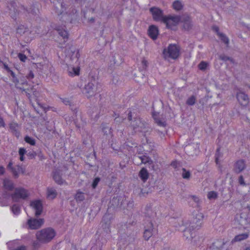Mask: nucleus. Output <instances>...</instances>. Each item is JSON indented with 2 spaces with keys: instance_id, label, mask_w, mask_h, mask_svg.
I'll list each match as a JSON object with an SVG mask.
<instances>
[{
  "instance_id": "13d9d810",
  "label": "nucleus",
  "mask_w": 250,
  "mask_h": 250,
  "mask_svg": "<svg viewBox=\"0 0 250 250\" xmlns=\"http://www.w3.org/2000/svg\"><path fill=\"white\" fill-rule=\"evenodd\" d=\"M12 81L16 85L19 83V80L16 77V75L15 76V77H12Z\"/></svg>"
},
{
  "instance_id": "c03bdc74",
  "label": "nucleus",
  "mask_w": 250,
  "mask_h": 250,
  "mask_svg": "<svg viewBox=\"0 0 250 250\" xmlns=\"http://www.w3.org/2000/svg\"><path fill=\"white\" fill-rule=\"evenodd\" d=\"M11 7L9 8L10 11H13L15 14L19 13V10L15 8V6L16 5L15 2H12L10 4Z\"/></svg>"
},
{
  "instance_id": "a18cd8bd",
  "label": "nucleus",
  "mask_w": 250,
  "mask_h": 250,
  "mask_svg": "<svg viewBox=\"0 0 250 250\" xmlns=\"http://www.w3.org/2000/svg\"><path fill=\"white\" fill-rule=\"evenodd\" d=\"M192 200L195 202L197 204V206H199V204L200 203V199L198 197H196V196L192 195L190 196Z\"/></svg>"
},
{
  "instance_id": "69168bd1",
  "label": "nucleus",
  "mask_w": 250,
  "mask_h": 250,
  "mask_svg": "<svg viewBox=\"0 0 250 250\" xmlns=\"http://www.w3.org/2000/svg\"><path fill=\"white\" fill-rule=\"evenodd\" d=\"M15 250H26V247L23 246H21L20 247H18Z\"/></svg>"
},
{
  "instance_id": "3c124183",
  "label": "nucleus",
  "mask_w": 250,
  "mask_h": 250,
  "mask_svg": "<svg viewBox=\"0 0 250 250\" xmlns=\"http://www.w3.org/2000/svg\"><path fill=\"white\" fill-rule=\"evenodd\" d=\"M142 64L143 65V68L144 69H146L147 67L148 62L147 61H146V60L144 59L143 60H142Z\"/></svg>"
},
{
  "instance_id": "cd10ccee",
  "label": "nucleus",
  "mask_w": 250,
  "mask_h": 250,
  "mask_svg": "<svg viewBox=\"0 0 250 250\" xmlns=\"http://www.w3.org/2000/svg\"><path fill=\"white\" fill-rule=\"evenodd\" d=\"M68 72L69 76H78L80 73L79 67H69L68 68Z\"/></svg>"
},
{
  "instance_id": "f3484780",
  "label": "nucleus",
  "mask_w": 250,
  "mask_h": 250,
  "mask_svg": "<svg viewBox=\"0 0 250 250\" xmlns=\"http://www.w3.org/2000/svg\"><path fill=\"white\" fill-rule=\"evenodd\" d=\"M236 98L240 104L246 106L249 102V99L247 94L242 91L237 92Z\"/></svg>"
},
{
  "instance_id": "c9c22d12",
  "label": "nucleus",
  "mask_w": 250,
  "mask_h": 250,
  "mask_svg": "<svg viewBox=\"0 0 250 250\" xmlns=\"http://www.w3.org/2000/svg\"><path fill=\"white\" fill-rule=\"evenodd\" d=\"M24 141L32 146H34L36 143L35 139L28 136L25 137Z\"/></svg>"
},
{
  "instance_id": "7c9ffc66",
  "label": "nucleus",
  "mask_w": 250,
  "mask_h": 250,
  "mask_svg": "<svg viewBox=\"0 0 250 250\" xmlns=\"http://www.w3.org/2000/svg\"><path fill=\"white\" fill-rule=\"evenodd\" d=\"M218 36H219L221 40L224 42L227 45H228L229 44V38L222 33H218Z\"/></svg>"
},
{
  "instance_id": "c85d7f7f",
  "label": "nucleus",
  "mask_w": 250,
  "mask_h": 250,
  "mask_svg": "<svg viewBox=\"0 0 250 250\" xmlns=\"http://www.w3.org/2000/svg\"><path fill=\"white\" fill-rule=\"evenodd\" d=\"M139 158L141 159V162L143 164H148L149 165H151L153 164V161L147 156L146 155H142L139 157Z\"/></svg>"
},
{
  "instance_id": "dca6fc26",
  "label": "nucleus",
  "mask_w": 250,
  "mask_h": 250,
  "mask_svg": "<svg viewBox=\"0 0 250 250\" xmlns=\"http://www.w3.org/2000/svg\"><path fill=\"white\" fill-rule=\"evenodd\" d=\"M53 3L54 4L56 13L58 15L62 14L65 10V5L63 4L62 0H53Z\"/></svg>"
},
{
  "instance_id": "f704fd0d",
  "label": "nucleus",
  "mask_w": 250,
  "mask_h": 250,
  "mask_svg": "<svg viewBox=\"0 0 250 250\" xmlns=\"http://www.w3.org/2000/svg\"><path fill=\"white\" fill-rule=\"evenodd\" d=\"M218 197V194L216 192L214 191H211L208 193V198L211 200V199H215Z\"/></svg>"
},
{
  "instance_id": "58836bf2",
  "label": "nucleus",
  "mask_w": 250,
  "mask_h": 250,
  "mask_svg": "<svg viewBox=\"0 0 250 250\" xmlns=\"http://www.w3.org/2000/svg\"><path fill=\"white\" fill-rule=\"evenodd\" d=\"M219 59L221 60H223L224 61H229L230 62H231L232 63H233L234 62V61L231 58H230L228 56H227L225 55H221L219 56Z\"/></svg>"
},
{
  "instance_id": "f03ea898",
  "label": "nucleus",
  "mask_w": 250,
  "mask_h": 250,
  "mask_svg": "<svg viewBox=\"0 0 250 250\" xmlns=\"http://www.w3.org/2000/svg\"><path fill=\"white\" fill-rule=\"evenodd\" d=\"M56 235V232L51 228H47L37 232V239L42 243H47L50 242Z\"/></svg>"
},
{
  "instance_id": "864d4df0",
  "label": "nucleus",
  "mask_w": 250,
  "mask_h": 250,
  "mask_svg": "<svg viewBox=\"0 0 250 250\" xmlns=\"http://www.w3.org/2000/svg\"><path fill=\"white\" fill-rule=\"evenodd\" d=\"M28 79H32L34 77V75L32 71H30L29 74L26 76Z\"/></svg>"
},
{
  "instance_id": "6e6d98bb",
  "label": "nucleus",
  "mask_w": 250,
  "mask_h": 250,
  "mask_svg": "<svg viewBox=\"0 0 250 250\" xmlns=\"http://www.w3.org/2000/svg\"><path fill=\"white\" fill-rule=\"evenodd\" d=\"M27 155L30 157V158L32 159L35 158V157L36 156V153L35 152H29L27 154Z\"/></svg>"
},
{
  "instance_id": "e433bc0d",
  "label": "nucleus",
  "mask_w": 250,
  "mask_h": 250,
  "mask_svg": "<svg viewBox=\"0 0 250 250\" xmlns=\"http://www.w3.org/2000/svg\"><path fill=\"white\" fill-rule=\"evenodd\" d=\"M58 32L59 34L62 36L64 39L68 38V33L65 30L58 29Z\"/></svg>"
},
{
  "instance_id": "393cba45",
  "label": "nucleus",
  "mask_w": 250,
  "mask_h": 250,
  "mask_svg": "<svg viewBox=\"0 0 250 250\" xmlns=\"http://www.w3.org/2000/svg\"><path fill=\"white\" fill-rule=\"evenodd\" d=\"M184 5L183 2L180 0H176L172 3V8L177 11L182 10Z\"/></svg>"
},
{
  "instance_id": "a878e982",
  "label": "nucleus",
  "mask_w": 250,
  "mask_h": 250,
  "mask_svg": "<svg viewBox=\"0 0 250 250\" xmlns=\"http://www.w3.org/2000/svg\"><path fill=\"white\" fill-rule=\"evenodd\" d=\"M139 176L142 180L145 182L148 178L149 174L147 170L145 168H143L140 171Z\"/></svg>"
},
{
  "instance_id": "4c0bfd02",
  "label": "nucleus",
  "mask_w": 250,
  "mask_h": 250,
  "mask_svg": "<svg viewBox=\"0 0 250 250\" xmlns=\"http://www.w3.org/2000/svg\"><path fill=\"white\" fill-rule=\"evenodd\" d=\"M11 209L13 213L15 215H18L20 212V208L17 205H14L11 207Z\"/></svg>"
},
{
  "instance_id": "9d476101",
  "label": "nucleus",
  "mask_w": 250,
  "mask_h": 250,
  "mask_svg": "<svg viewBox=\"0 0 250 250\" xmlns=\"http://www.w3.org/2000/svg\"><path fill=\"white\" fill-rule=\"evenodd\" d=\"M130 125L135 131L144 132L146 128L145 123L142 122L139 118H134L130 123Z\"/></svg>"
},
{
  "instance_id": "338daca9",
  "label": "nucleus",
  "mask_w": 250,
  "mask_h": 250,
  "mask_svg": "<svg viewBox=\"0 0 250 250\" xmlns=\"http://www.w3.org/2000/svg\"><path fill=\"white\" fill-rule=\"evenodd\" d=\"M177 162L176 161L172 162L171 164V165L173 166L174 167H176L177 166Z\"/></svg>"
},
{
  "instance_id": "bf43d9fd",
  "label": "nucleus",
  "mask_w": 250,
  "mask_h": 250,
  "mask_svg": "<svg viewBox=\"0 0 250 250\" xmlns=\"http://www.w3.org/2000/svg\"><path fill=\"white\" fill-rule=\"evenodd\" d=\"M2 65H3L4 69H5L7 72L10 71V69L9 68V67L8 66V65L6 63L3 62L2 63Z\"/></svg>"
},
{
  "instance_id": "72a5a7b5",
  "label": "nucleus",
  "mask_w": 250,
  "mask_h": 250,
  "mask_svg": "<svg viewBox=\"0 0 250 250\" xmlns=\"http://www.w3.org/2000/svg\"><path fill=\"white\" fill-rule=\"evenodd\" d=\"M195 101L196 98L194 96L192 95L187 99L186 104L188 105H193L195 104Z\"/></svg>"
},
{
  "instance_id": "6e6552de",
  "label": "nucleus",
  "mask_w": 250,
  "mask_h": 250,
  "mask_svg": "<svg viewBox=\"0 0 250 250\" xmlns=\"http://www.w3.org/2000/svg\"><path fill=\"white\" fill-rule=\"evenodd\" d=\"M149 11L154 21L164 23L166 16L164 15L162 10L156 7H152L149 9Z\"/></svg>"
},
{
  "instance_id": "e2e57ef3",
  "label": "nucleus",
  "mask_w": 250,
  "mask_h": 250,
  "mask_svg": "<svg viewBox=\"0 0 250 250\" xmlns=\"http://www.w3.org/2000/svg\"><path fill=\"white\" fill-rule=\"evenodd\" d=\"M4 168L2 166H0V175L3 174L4 173Z\"/></svg>"
},
{
  "instance_id": "2f4dec72",
  "label": "nucleus",
  "mask_w": 250,
  "mask_h": 250,
  "mask_svg": "<svg viewBox=\"0 0 250 250\" xmlns=\"http://www.w3.org/2000/svg\"><path fill=\"white\" fill-rule=\"evenodd\" d=\"M208 66L207 62L202 61L198 65V68L202 71H205Z\"/></svg>"
},
{
  "instance_id": "5fc2aeb1",
  "label": "nucleus",
  "mask_w": 250,
  "mask_h": 250,
  "mask_svg": "<svg viewBox=\"0 0 250 250\" xmlns=\"http://www.w3.org/2000/svg\"><path fill=\"white\" fill-rule=\"evenodd\" d=\"M26 151L25 149L24 148H20L19 149V154L20 155H24V154L26 153Z\"/></svg>"
},
{
  "instance_id": "603ef678",
  "label": "nucleus",
  "mask_w": 250,
  "mask_h": 250,
  "mask_svg": "<svg viewBox=\"0 0 250 250\" xmlns=\"http://www.w3.org/2000/svg\"><path fill=\"white\" fill-rule=\"evenodd\" d=\"M219 150H220V148H218L217 149V151H216V153L215 162L217 164H218V163L219 158L220 157L219 152Z\"/></svg>"
},
{
  "instance_id": "4d7b16f0",
  "label": "nucleus",
  "mask_w": 250,
  "mask_h": 250,
  "mask_svg": "<svg viewBox=\"0 0 250 250\" xmlns=\"http://www.w3.org/2000/svg\"><path fill=\"white\" fill-rule=\"evenodd\" d=\"M5 124L4 123L3 119L0 116V127H5Z\"/></svg>"
},
{
  "instance_id": "423d86ee",
  "label": "nucleus",
  "mask_w": 250,
  "mask_h": 250,
  "mask_svg": "<svg viewBox=\"0 0 250 250\" xmlns=\"http://www.w3.org/2000/svg\"><path fill=\"white\" fill-rule=\"evenodd\" d=\"M97 85L98 83L95 80L88 82L84 86L83 90V93L87 98H90L94 96L97 91Z\"/></svg>"
},
{
  "instance_id": "473e14b6",
  "label": "nucleus",
  "mask_w": 250,
  "mask_h": 250,
  "mask_svg": "<svg viewBox=\"0 0 250 250\" xmlns=\"http://www.w3.org/2000/svg\"><path fill=\"white\" fill-rule=\"evenodd\" d=\"M182 176L184 179H189L190 177V172L187 170L185 168H182Z\"/></svg>"
},
{
  "instance_id": "aec40b11",
  "label": "nucleus",
  "mask_w": 250,
  "mask_h": 250,
  "mask_svg": "<svg viewBox=\"0 0 250 250\" xmlns=\"http://www.w3.org/2000/svg\"><path fill=\"white\" fill-rule=\"evenodd\" d=\"M246 167L245 161L241 159L238 160L234 165V170L237 173H239L244 170Z\"/></svg>"
},
{
  "instance_id": "774afa93",
  "label": "nucleus",
  "mask_w": 250,
  "mask_h": 250,
  "mask_svg": "<svg viewBox=\"0 0 250 250\" xmlns=\"http://www.w3.org/2000/svg\"><path fill=\"white\" fill-rule=\"evenodd\" d=\"M8 72L10 73V74L12 77H15V74L11 70H10V71H8Z\"/></svg>"
},
{
  "instance_id": "09e8293b",
  "label": "nucleus",
  "mask_w": 250,
  "mask_h": 250,
  "mask_svg": "<svg viewBox=\"0 0 250 250\" xmlns=\"http://www.w3.org/2000/svg\"><path fill=\"white\" fill-rule=\"evenodd\" d=\"M238 181H239V183L240 185H243V186H246V183H245L243 176L242 175H241V176H239Z\"/></svg>"
},
{
  "instance_id": "5701e85b",
  "label": "nucleus",
  "mask_w": 250,
  "mask_h": 250,
  "mask_svg": "<svg viewBox=\"0 0 250 250\" xmlns=\"http://www.w3.org/2000/svg\"><path fill=\"white\" fill-rule=\"evenodd\" d=\"M3 185L4 189L9 191H12L14 188L13 182L8 179L3 180Z\"/></svg>"
},
{
  "instance_id": "2eb2a0df",
  "label": "nucleus",
  "mask_w": 250,
  "mask_h": 250,
  "mask_svg": "<svg viewBox=\"0 0 250 250\" xmlns=\"http://www.w3.org/2000/svg\"><path fill=\"white\" fill-rule=\"evenodd\" d=\"M181 22L183 23V27L185 30L188 31L192 29L193 24L190 17L188 15L182 16Z\"/></svg>"
},
{
  "instance_id": "49530a36",
  "label": "nucleus",
  "mask_w": 250,
  "mask_h": 250,
  "mask_svg": "<svg viewBox=\"0 0 250 250\" xmlns=\"http://www.w3.org/2000/svg\"><path fill=\"white\" fill-rule=\"evenodd\" d=\"M18 57L20 59V60L23 62H24L27 59L26 56L24 54L21 53L19 54Z\"/></svg>"
},
{
  "instance_id": "9b49d317",
  "label": "nucleus",
  "mask_w": 250,
  "mask_h": 250,
  "mask_svg": "<svg viewBox=\"0 0 250 250\" xmlns=\"http://www.w3.org/2000/svg\"><path fill=\"white\" fill-rule=\"evenodd\" d=\"M7 168L10 170V172L12 173L13 177L15 178H17L19 176V174L21 173H24L25 169L22 168L20 165H17L13 166V163L12 162H10L7 166Z\"/></svg>"
},
{
  "instance_id": "f257e3e1",
  "label": "nucleus",
  "mask_w": 250,
  "mask_h": 250,
  "mask_svg": "<svg viewBox=\"0 0 250 250\" xmlns=\"http://www.w3.org/2000/svg\"><path fill=\"white\" fill-rule=\"evenodd\" d=\"M203 214L201 212H197L194 215L191 221L186 223L187 228L184 231V235L187 239L190 240L192 242V239L194 237V233H191L190 230L198 229L201 227L203 219Z\"/></svg>"
},
{
  "instance_id": "ea45409f",
  "label": "nucleus",
  "mask_w": 250,
  "mask_h": 250,
  "mask_svg": "<svg viewBox=\"0 0 250 250\" xmlns=\"http://www.w3.org/2000/svg\"><path fill=\"white\" fill-rule=\"evenodd\" d=\"M154 120L155 121V123L159 125L162 126H165L166 125V122L165 121H162L160 119L154 118Z\"/></svg>"
},
{
  "instance_id": "a19ab883",
  "label": "nucleus",
  "mask_w": 250,
  "mask_h": 250,
  "mask_svg": "<svg viewBox=\"0 0 250 250\" xmlns=\"http://www.w3.org/2000/svg\"><path fill=\"white\" fill-rule=\"evenodd\" d=\"M100 181V178L99 177H96L94 179L92 184V187L93 188H96Z\"/></svg>"
},
{
  "instance_id": "4be33fe9",
  "label": "nucleus",
  "mask_w": 250,
  "mask_h": 250,
  "mask_svg": "<svg viewBox=\"0 0 250 250\" xmlns=\"http://www.w3.org/2000/svg\"><path fill=\"white\" fill-rule=\"evenodd\" d=\"M10 131L17 137H19L20 134L19 127L18 124L15 122H12L9 124Z\"/></svg>"
},
{
  "instance_id": "39448f33",
  "label": "nucleus",
  "mask_w": 250,
  "mask_h": 250,
  "mask_svg": "<svg viewBox=\"0 0 250 250\" xmlns=\"http://www.w3.org/2000/svg\"><path fill=\"white\" fill-rule=\"evenodd\" d=\"M180 54V48L176 44H169L167 49L163 50V55L165 59H177Z\"/></svg>"
},
{
  "instance_id": "8fccbe9b",
  "label": "nucleus",
  "mask_w": 250,
  "mask_h": 250,
  "mask_svg": "<svg viewBox=\"0 0 250 250\" xmlns=\"http://www.w3.org/2000/svg\"><path fill=\"white\" fill-rule=\"evenodd\" d=\"M62 18H63V21H66V20H69L70 17L69 16L67 15L66 13H62Z\"/></svg>"
},
{
  "instance_id": "0eeeda50",
  "label": "nucleus",
  "mask_w": 250,
  "mask_h": 250,
  "mask_svg": "<svg viewBox=\"0 0 250 250\" xmlns=\"http://www.w3.org/2000/svg\"><path fill=\"white\" fill-rule=\"evenodd\" d=\"M29 195L27 190L22 188H18L15 189L14 192L11 194L13 201L18 202L20 199L25 200Z\"/></svg>"
},
{
  "instance_id": "37998d69",
  "label": "nucleus",
  "mask_w": 250,
  "mask_h": 250,
  "mask_svg": "<svg viewBox=\"0 0 250 250\" xmlns=\"http://www.w3.org/2000/svg\"><path fill=\"white\" fill-rule=\"evenodd\" d=\"M70 51L73 53H74L76 52V58L78 59L80 57V54L79 51L77 50L75 47L72 46L70 48Z\"/></svg>"
},
{
  "instance_id": "c756f323",
  "label": "nucleus",
  "mask_w": 250,
  "mask_h": 250,
  "mask_svg": "<svg viewBox=\"0 0 250 250\" xmlns=\"http://www.w3.org/2000/svg\"><path fill=\"white\" fill-rule=\"evenodd\" d=\"M75 199L77 202H82L85 199L84 193L81 191H77L75 195Z\"/></svg>"
},
{
  "instance_id": "de8ad7c7",
  "label": "nucleus",
  "mask_w": 250,
  "mask_h": 250,
  "mask_svg": "<svg viewBox=\"0 0 250 250\" xmlns=\"http://www.w3.org/2000/svg\"><path fill=\"white\" fill-rule=\"evenodd\" d=\"M125 118L123 117H120L119 116H118L116 117L114 119V121L116 123L120 124L123 122Z\"/></svg>"
},
{
  "instance_id": "79ce46f5",
  "label": "nucleus",
  "mask_w": 250,
  "mask_h": 250,
  "mask_svg": "<svg viewBox=\"0 0 250 250\" xmlns=\"http://www.w3.org/2000/svg\"><path fill=\"white\" fill-rule=\"evenodd\" d=\"M60 99L61 102L62 103H63L64 104L71 105V102H70V101L68 98H60Z\"/></svg>"
},
{
  "instance_id": "a211bd4d",
  "label": "nucleus",
  "mask_w": 250,
  "mask_h": 250,
  "mask_svg": "<svg viewBox=\"0 0 250 250\" xmlns=\"http://www.w3.org/2000/svg\"><path fill=\"white\" fill-rule=\"evenodd\" d=\"M111 219L112 216L109 214H105L103 218L102 227L107 232L110 231L109 228Z\"/></svg>"
},
{
  "instance_id": "6ab92c4d",
  "label": "nucleus",
  "mask_w": 250,
  "mask_h": 250,
  "mask_svg": "<svg viewBox=\"0 0 250 250\" xmlns=\"http://www.w3.org/2000/svg\"><path fill=\"white\" fill-rule=\"evenodd\" d=\"M147 32L148 36L152 40H155L157 39L159 34V30L156 26L154 25L149 26Z\"/></svg>"
},
{
  "instance_id": "7ed1b4c3",
  "label": "nucleus",
  "mask_w": 250,
  "mask_h": 250,
  "mask_svg": "<svg viewBox=\"0 0 250 250\" xmlns=\"http://www.w3.org/2000/svg\"><path fill=\"white\" fill-rule=\"evenodd\" d=\"M234 223L236 225H240L243 227L250 224V207H248L247 210L243 211L240 214L236 215Z\"/></svg>"
},
{
  "instance_id": "052dcab7",
  "label": "nucleus",
  "mask_w": 250,
  "mask_h": 250,
  "mask_svg": "<svg viewBox=\"0 0 250 250\" xmlns=\"http://www.w3.org/2000/svg\"><path fill=\"white\" fill-rule=\"evenodd\" d=\"M103 131L104 132L105 134H107V131L106 130H108V133H111V130H110V128H106V127H104L103 128Z\"/></svg>"
},
{
  "instance_id": "20e7f679",
  "label": "nucleus",
  "mask_w": 250,
  "mask_h": 250,
  "mask_svg": "<svg viewBox=\"0 0 250 250\" xmlns=\"http://www.w3.org/2000/svg\"><path fill=\"white\" fill-rule=\"evenodd\" d=\"M36 31L29 29L23 25H21L17 28V34L20 36H22L26 42H30L35 37Z\"/></svg>"
},
{
  "instance_id": "1a4fd4ad",
  "label": "nucleus",
  "mask_w": 250,
  "mask_h": 250,
  "mask_svg": "<svg viewBox=\"0 0 250 250\" xmlns=\"http://www.w3.org/2000/svg\"><path fill=\"white\" fill-rule=\"evenodd\" d=\"M181 17L179 16H166L164 23L166 24L167 28H171L173 26H175L181 21Z\"/></svg>"
},
{
  "instance_id": "ddd939ff",
  "label": "nucleus",
  "mask_w": 250,
  "mask_h": 250,
  "mask_svg": "<svg viewBox=\"0 0 250 250\" xmlns=\"http://www.w3.org/2000/svg\"><path fill=\"white\" fill-rule=\"evenodd\" d=\"M144 237L145 240H148L153 234V226L151 221L147 220L145 224Z\"/></svg>"
},
{
  "instance_id": "412c9836",
  "label": "nucleus",
  "mask_w": 250,
  "mask_h": 250,
  "mask_svg": "<svg viewBox=\"0 0 250 250\" xmlns=\"http://www.w3.org/2000/svg\"><path fill=\"white\" fill-rule=\"evenodd\" d=\"M53 178L55 182L58 185H62L65 183V181L62 178V174L60 171L55 170L53 172Z\"/></svg>"
},
{
  "instance_id": "b1692460",
  "label": "nucleus",
  "mask_w": 250,
  "mask_h": 250,
  "mask_svg": "<svg viewBox=\"0 0 250 250\" xmlns=\"http://www.w3.org/2000/svg\"><path fill=\"white\" fill-rule=\"evenodd\" d=\"M57 192L53 188H47V197L49 199H53L56 197Z\"/></svg>"
},
{
  "instance_id": "4468645a",
  "label": "nucleus",
  "mask_w": 250,
  "mask_h": 250,
  "mask_svg": "<svg viewBox=\"0 0 250 250\" xmlns=\"http://www.w3.org/2000/svg\"><path fill=\"white\" fill-rule=\"evenodd\" d=\"M30 206L34 210L36 216L38 217L42 214L43 207L42 203L40 200L31 201L30 203Z\"/></svg>"
},
{
  "instance_id": "bb28decb",
  "label": "nucleus",
  "mask_w": 250,
  "mask_h": 250,
  "mask_svg": "<svg viewBox=\"0 0 250 250\" xmlns=\"http://www.w3.org/2000/svg\"><path fill=\"white\" fill-rule=\"evenodd\" d=\"M249 236V233H243L242 234H238L236 235L235 237L232 239V242H240L242 240L246 239Z\"/></svg>"
},
{
  "instance_id": "0e129e2a",
  "label": "nucleus",
  "mask_w": 250,
  "mask_h": 250,
  "mask_svg": "<svg viewBox=\"0 0 250 250\" xmlns=\"http://www.w3.org/2000/svg\"><path fill=\"white\" fill-rule=\"evenodd\" d=\"M128 120L131 122V121H133V120L132 119V115L131 112H129L128 114V117H127Z\"/></svg>"
},
{
  "instance_id": "680f3d73",
  "label": "nucleus",
  "mask_w": 250,
  "mask_h": 250,
  "mask_svg": "<svg viewBox=\"0 0 250 250\" xmlns=\"http://www.w3.org/2000/svg\"><path fill=\"white\" fill-rule=\"evenodd\" d=\"M213 30H214L217 34V35H218V33H220L219 32V28L218 26H214L213 27Z\"/></svg>"
},
{
  "instance_id": "f8f14e48",
  "label": "nucleus",
  "mask_w": 250,
  "mask_h": 250,
  "mask_svg": "<svg viewBox=\"0 0 250 250\" xmlns=\"http://www.w3.org/2000/svg\"><path fill=\"white\" fill-rule=\"evenodd\" d=\"M44 223V219H30L27 221V224L29 228L31 229H37L40 228Z\"/></svg>"
}]
</instances>
